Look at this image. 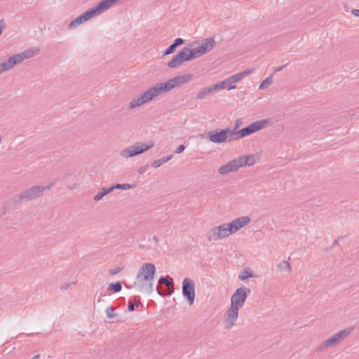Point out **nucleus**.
Listing matches in <instances>:
<instances>
[{"instance_id":"13","label":"nucleus","mask_w":359,"mask_h":359,"mask_svg":"<svg viewBox=\"0 0 359 359\" xmlns=\"http://www.w3.org/2000/svg\"><path fill=\"white\" fill-rule=\"evenodd\" d=\"M239 309H240L231 305L230 308L226 311L225 314L226 322L225 328L230 329L235 324L238 317Z\"/></svg>"},{"instance_id":"15","label":"nucleus","mask_w":359,"mask_h":359,"mask_svg":"<svg viewBox=\"0 0 359 359\" xmlns=\"http://www.w3.org/2000/svg\"><path fill=\"white\" fill-rule=\"evenodd\" d=\"M159 284H165L168 287H171V290L165 293L162 292L159 287H156V290L158 292V294L161 296H165V295H170L174 292V283L173 279L170 278L169 276H161L158 280Z\"/></svg>"},{"instance_id":"16","label":"nucleus","mask_w":359,"mask_h":359,"mask_svg":"<svg viewBox=\"0 0 359 359\" xmlns=\"http://www.w3.org/2000/svg\"><path fill=\"white\" fill-rule=\"evenodd\" d=\"M239 168H241V164L238 163L236 158L222 165L219 168V172L222 175L227 174L230 172H233L237 170Z\"/></svg>"},{"instance_id":"25","label":"nucleus","mask_w":359,"mask_h":359,"mask_svg":"<svg viewBox=\"0 0 359 359\" xmlns=\"http://www.w3.org/2000/svg\"><path fill=\"white\" fill-rule=\"evenodd\" d=\"M227 226H229V228L230 229V232H231V233L236 232L240 229H241V224H240V223H238V219H237L233 220L230 223H227Z\"/></svg>"},{"instance_id":"26","label":"nucleus","mask_w":359,"mask_h":359,"mask_svg":"<svg viewBox=\"0 0 359 359\" xmlns=\"http://www.w3.org/2000/svg\"><path fill=\"white\" fill-rule=\"evenodd\" d=\"M13 67V65L9 57L6 62L0 63V74L4 72L11 69Z\"/></svg>"},{"instance_id":"45","label":"nucleus","mask_w":359,"mask_h":359,"mask_svg":"<svg viewBox=\"0 0 359 359\" xmlns=\"http://www.w3.org/2000/svg\"><path fill=\"white\" fill-rule=\"evenodd\" d=\"M4 20H0V36L1 35L4 31Z\"/></svg>"},{"instance_id":"8","label":"nucleus","mask_w":359,"mask_h":359,"mask_svg":"<svg viewBox=\"0 0 359 359\" xmlns=\"http://www.w3.org/2000/svg\"><path fill=\"white\" fill-rule=\"evenodd\" d=\"M250 289L245 287H238L231 297V305L241 309L243 306Z\"/></svg>"},{"instance_id":"51","label":"nucleus","mask_w":359,"mask_h":359,"mask_svg":"<svg viewBox=\"0 0 359 359\" xmlns=\"http://www.w3.org/2000/svg\"><path fill=\"white\" fill-rule=\"evenodd\" d=\"M40 358V355H35L33 356L32 359H39Z\"/></svg>"},{"instance_id":"4","label":"nucleus","mask_w":359,"mask_h":359,"mask_svg":"<svg viewBox=\"0 0 359 359\" xmlns=\"http://www.w3.org/2000/svg\"><path fill=\"white\" fill-rule=\"evenodd\" d=\"M156 273V267L154 264L147 263L143 264L139 270L136 278L144 280L145 291L148 293L153 292V279Z\"/></svg>"},{"instance_id":"46","label":"nucleus","mask_w":359,"mask_h":359,"mask_svg":"<svg viewBox=\"0 0 359 359\" xmlns=\"http://www.w3.org/2000/svg\"><path fill=\"white\" fill-rule=\"evenodd\" d=\"M146 170H147V167L142 166L139 169L138 172L140 175H143L145 172Z\"/></svg>"},{"instance_id":"43","label":"nucleus","mask_w":359,"mask_h":359,"mask_svg":"<svg viewBox=\"0 0 359 359\" xmlns=\"http://www.w3.org/2000/svg\"><path fill=\"white\" fill-rule=\"evenodd\" d=\"M22 200L19 198V195L17 196H13L12 198V203L13 205H15V204H18V203H20V201H21Z\"/></svg>"},{"instance_id":"29","label":"nucleus","mask_w":359,"mask_h":359,"mask_svg":"<svg viewBox=\"0 0 359 359\" xmlns=\"http://www.w3.org/2000/svg\"><path fill=\"white\" fill-rule=\"evenodd\" d=\"M160 84H161V86L162 87L163 91L164 93L170 91V90H172L173 88H175L171 79H170L169 80H168L165 83H160Z\"/></svg>"},{"instance_id":"1","label":"nucleus","mask_w":359,"mask_h":359,"mask_svg":"<svg viewBox=\"0 0 359 359\" xmlns=\"http://www.w3.org/2000/svg\"><path fill=\"white\" fill-rule=\"evenodd\" d=\"M118 0H102L95 6L92 7L87 10L81 15L77 16L76 18L72 20L68 25V29H73L81 25L82 23L89 20L92 18L103 13L104 11L109 8L113 4L117 2Z\"/></svg>"},{"instance_id":"30","label":"nucleus","mask_w":359,"mask_h":359,"mask_svg":"<svg viewBox=\"0 0 359 359\" xmlns=\"http://www.w3.org/2000/svg\"><path fill=\"white\" fill-rule=\"evenodd\" d=\"M122 285L121 282L118 281L116 283H111L109 284L108 290L111 291H114V292H118L121 290Z\"/></svg>"},{"instance_id":"21","label":"nucleus","mask_w":359,"mask_h":359,"mask_svg":"<svg viewBox=\"0 0 359 359\" xmlns=\"http://www.w3.org/2000/svg\"><path fill=\"white\" fill-rule=\"evenodd\" d=\"M189 47H184L178 53V56H180V61L182 63L186 61H190L191 60L190 56H189Z\"/></svg>"},{"instance_id":"2","label":"nucleus","mask_w":359,"mask_h":359,"mask_svg":"<svg viewBox=\"0 0 359 359\" xmlns=\"http://www.w3.org/2000/svg\"><path fill=\"white\" fill-rule=\"evenodd\" d=\"M164 93L160 83L149 88L140 95L134 97L129 102V109H133L147 103L158 95Z\"/></svg>"},{"instance_id":"6","label":"nucleus","mask_w":359,"mask_h":359,"mask_svg":"<svg viewBox=\"0 0 359 359\" xmlns=\"http://www.w3.org/2000/svg\"><path fill=\"white\" fill-rule=\"evenodd\" d=\"M53 187V183L47 186H33L29 189L23 190L19 194V198L22 201H29L35 200L43 195L44 191L50 189Z\"/></svg>"},{"instance_id":"32","label":"nucleus","mask_w":359,"mask_h":359,"mask_svg":"<svg viewBox=\"0 0 359 359\" xmlns=\"http://www.w3.org/2000/svg\"><path fill=\"white\" fill-rule=\"evenodd\" d=\"M255 277V275L251 273L249 270L244 269L242 273L238 276V278L241 280H245L249 278Z\"/></svg>"},{"instance_id":"55","label":"nucleus","mask_w":359,"mask_h":359,"mask_svg":"<svg viewBox=\"0 0 359 359\" xmlns=\"http://www.w3.org/2000/svg\"><path fill=\"white\" fill-rule=\"evenodd\" d=\"M2 137H0V143L1 142Z\"/></svg>"},{"instance_id":"7","label":"nucleus","mask_w":359,"mask_h":359,"mask_svg":"<svg viewBox=\"0 0 359 359\" xmlns=\"http://www.w3.org/2000/svg\"><path fill=\"white\" fill-rule=\"evenodd\" d=\"M253 69H248L246 71L240 72L238 74L232 75L222 81L217 82L219 86L220 90L227 88L229 90L231 89H234L236 88L235 84L242 80L243 78L247 76L251 72H252Z\"/></svg>"},{"instance_id":"53","label":"nucleus","mask_w":359,"mask_h":359,"mask_svg":"<svg viewBox=\"0 0 359 359\" xmlns=\"http://www.w3.org/2000/svg\"><path fill=\"white\" fill-rule=\"evenodd\" d=\"M68 287H69V285L67 284L66 285H65V287H62V290H66L68 288Z\"/></svg>"},{"instance_id":"5","label":"nucleus","mask_w":359,"mask_h":359,"mask_svg":"<svg viewBox=\"0 0 359 359\" xmlns=\"http://www.w3.org/2000/svg\"><path fill=\"white\" fill-rule=\"evenodd\" d=\"M154 143L149 141L147 143L137 142L133 145L121 151L120 155L123 158H128L141 154L148 149L152 148Z\"/></svg>"},{"instance_id":"31","label":"nucleus","mask_w":359,"mask_h":359,"mask_svg":"<svg viewBox=\"0 0 359 359\" xmlns=\"http://www.w3.org/2000/svg\"><path fill=\"white\" fill-rule=\"evenodd\" d=\"M272 78H273V75L271 74V76H269V77L265 79L259 85V88L261 90L267 88L270 85H271V83L273 82Z\"/></svg>"},{"instance_id":"38","label":"nucleus","mask_w":359,"mask_h":359,"mask_svg":"<svg viewBox=\"0 0 359 359\" xmlns=\"http://www.w3.org/2000/svg\"><path fill=\"white\" fill-rule=\"evenodd\" d=\"M114 309L113 307H108L106 309V315L109 318H115L117 316L116 313H114Z\"/></svg>"},{"instance_id":"52","label":"nucleus","mask_w":359,"mask_h":359,"mask_svg":"<svg viewBox=\"0 0 359 359\" xmlns=\"http://www.w3.org/2000/svg\"><path fill=\"white\" fill-rule=\"evenodd\" d=\"M153 240H154L156 243H158V238H157L156 236H154L153 237Z\"/></svg>"},{"instance_id":"33","label":"nucleus","mask_w":359,"mask_h":359,"mask_svg":"<svg viewBox=\"0 0 359 359\" xmlns=\"http://www.w3.org/2000/svg\"><path fill=\"white\" fill-rule=\"evenodd\" d=\"M140 301V297H135L133 300H129L128 304V310L130 312L135 310V304L139 303Z\"/></svg>"},{"instance_id":"10","label":"nucleus","mask_w":359,"mask_h":359,"mask_svg":"<svg viewBox=\"0 0 359 359\" xmlns=\"http://www.w3.org/2000/svg\"><path fill=\"white\" fill-rule=\"evenodd\" d=\"M182 287L184 297L189 302L190 305L193 304L195 299L194 281L189 278H186L182 281Z\"/></svg>"},{"instance_id":"9","label":"nucleus","mask_w":359,"mask_h":359,"mask_svg":"<svg viewBox=\"0 0 359 359\" xmlns=\"http://www.w3.org/2000/svg\"><path fill=\"white\" fill-rule=\"evenodd\" d=\"M231 233V232H230V229L227 226V223H224L217 227L212 229L210 231H208L207 233V239L209 241H218L229 236Z\"/></svg>"},{"instance_id":"19","label":"nucleus","mask_w":359,"mask_h":359,"mask_svg":"<svg viewBox=\"0 0 359 359\" xmlns=\"http://www.w3.org/2000/svg\"><path fill=\"white\" fill-rule=\"evenodd\" d=\"M215 42L213 38L210 37L204 39L201 46H199L201 49H204L203 53L210 51L215 46Z\"/></svg>"},{"instance_id":"42","label":"nucleus","mask_w":359,"mask_h":359,"mask_svg":"<svg viewBox=\"0 0 359 359\" xmlns=\"http://www.w3.org/2000/svg\"><path fill=\"white\" fill-rule=\"evenodd\" d=\"M185 149V147L183 144H180L177 147V149L175 151V153L176 154H181L182 153Z\"/></svg>"},{"instance_id":"39","label":"nucleus","mask_w":359,"mask_h":359,"mask_svg":"<svg viewBox=\"0 0 359 359\" xmlns=\"http://www.w3.org/2000/svg\"><path fill=\"white\" fill-rule=\"evenodd\" d=\"M177 46H175V44L172 43L171 45L168 46V48L163 52V55H168L175 52Z\"/></svg>"},{"instance_id":"11","label":"nucleus","mask_w":359,"mask_h":359,"mask_svg":"<svg viewBox=\"0 0 359 359\" xmlns=\"http://www.w3.org/2000/svg\"><path fill=\"white\" fill-rule=\"evenodd\" d=\"M268 123H269V119H262L259 121H257L250 123L247 127H245L241 130H239V135H241V138L250 135L254 133H256L262 128H264Z\"/></svg>"},{"instance_id":"3","label":"nucleus","mask_w":359,"mask_h":359,"mask_svg":"<svg viewBox=\"0 0 359 359\" xmlns=\"http://www.w3.org/2000/svg\"><path fill=\"white\" fill-rule=\"evenodd\" d=\"M353 330V327H349L340 330L337 333L334 334L332 337L323 341L318 346H316L315 351L322 352L327 348L337 346L339 343L343 341L351 334Z\"/></svg>"},{"instance_id":"23","label":"nucleus","mask_w":359,"mask_h":359,"mask_svg":"<svg viewBox=\"0 0 359 359\" xmlns=\"http://www.w3.org/2000/svg\"><path fill=\"white\" fill-rule=\"evenodd\" d=\"M276 269L280 272L287 271V273H290L292 271V267L290 264L285 260L278 264L276 266Z\"/></svg>"},{"instance_id":"54","label":"nucleus","mask_w":359,"mask_h":359,"mask_svg":"<svg viewBox=\"0 0 359 359\" xmlns=\"http://www.w3.org/2000/svg\"><path fill=\"white\" fill-rule=\"evenodd\" d=\"M97 297V292L95 293V299Z\"/></svg>"},{"instance_id":"24","label":"nucleus","mask_w":359,"mask_h":359,"mask_svg":"<svg viewBox=\"0 0 359 359\" xmlns=\"http://www.w3.org/2000/svg\"><path fill=\"white\" fill-rule=\"evenodd\" d=\"M229 133L227 135V140L228 142H231L236 140H238L241 138V135H239V130L236 131L235 129H231L229 128Z\"/></svg>"},{"instance_id":"48","label":"nucleus","mask_w":359,"mask_h":359,"mask_svg":"<svg viewBox=\"0 0 359 359\" xmlns=\"http://www.w3.org/2000/svg\"><path fill=\"white\" fill-rule=\"evenodd\" d=\"M287 65H285L283 66L279 67L275 69L276 72H280L285 67H286Z\"/></svg>"},{"instance_id":"35","label":"nucleus","mask_w":359,"mask_h":359,"mask_svg":"<svg viewBox=\"0 0 359 359\" xmlns=\"http://www.w3.org/2000/svg\"><path fill=\"white\" fill-rule=\"evenodd\" d=\"M210 95V93L207 91L206 88L201 89L196 95V99L203 100Z\"/></svg>"},{"instance_id":"18","label":"nucleus","mask_w":359,"mask_h":359,"mask_svg":"<svg viewBox=\"0 0 359 359\" xmlns=\"http://www.w3.org/2000/svg\"><path fill=\"white\" fill-rule=\"evenodd\" d=\"M238 164H241V167L248 165L252 166L255 163V155H246L243 156H240L236 158Z\"/></svg>"},{"instance_id":"36","label":"nucleus","mask_w":359,"mask_h":359,"mask_svg":"<svg viewBox=\"0 0 359 359\" xmlns=\"http://www.w3.org/2000/svg\"><path fill=\"white\" fill-rule=\"evenodd\" d=\"M237 219H238V223L241 224V228L247 225L250 222V218L248 216L241 217L237 218Z\"/></svg>"},{"instance_id":"17","label":"nucleus","mask_w":359,"mask_h":359,"mask_svg":"<svg viewBox=\"0 0 359 359\" xmlns=\"http://www.w3.org/2000/svg\"><path fill=\"white\" fill-rule=\"evenodd\" d=\"M191 78H192V74H187L175 76L173 78H171V80L174 85V87L176 88L178 86H181L184 83H188L189 81H191Z\"/></svg>"},{"instance_id":"44","label":"nucleus","mask_w":359,"mask_h":359,"mask_svg":"<svg viewBox=\"0 0 359 359\" xmlns=\"http://www.w3.org/2000/svg\"><path fill=\"white\" fill-rule=\"evenodd\" d=\"M351 14L356 17H359V9H352Z\"/></svg>"},{"instance_id":"14","label":"nucleus","mask_w":359,"mask_h":359,"mask_svg":"<svg viewBox=\"0 0 359 359\" xmlns=\"http://www.w3.org/2000/svg\"><path fill=\"white\" fill-rule=\"evenodd\" d=\"M36 50L29 48L18 54H15L10 57V60L13 65L20 63L25 59L30 58L35 55Z\"/></svg>"},{"instance_id":"50","label":"nucleus","mask_w":359,"mask_h":359,"mask_svg":"<svg viewBox=\"0 0 359 359\" xmlns=\"http://www.w3.org/2000/svg\"><path fill=\"white\" fill-rule=\"evenodd\" d=\"M339 245V240L337 239L334 241L333 243V245Z\"/></svg>"},{"instance_id":"47","label":"nucleus","mask_w":359,"mask_h":359,"mask_svg":"<svg viewBox=\"0 0 359 359\" xmlns=\"http://www.w3.org/2000/svg\"><path fill=\"white\" fill-rule=\"evenodd\" d=\"M242 123V121L241 119H237L236 121V127L233 128L235 130H236L239 126Z\"/></svg>"},{"instance_id":"49","label":"nucleus","mask_w":359,"mask_h":359,"mask_svg":"<svg viewBox=\"0 0 359 359\" xmlns=\"http://www.w3.org/2000/svg\"><path fill=\"white\" fill-rule=\"evenodd\" d=\"M104 294L100 293L97 297V302H100L102 301V297H104Z\"/></svg>"},{"instance_id":"34","label":"nucleus","mask_w":359,"mask_h":359,"mask_svg":"<svg viewBox=\"0 0 359 359\" xmlns=\"http://www.w3.org/2000/svg\"><path fill=\"white\" fill-rule=\"evenodd\" d=\"M111 187H114V189H117L126 190V189H130L133 188L134 185H132L130 184H116V185L112 186Z\"/></svg>"},{"instance_id":"12","label":"nucleus","mask_w":359,"mask_h":359,"mask_svg":"<svg viewBox=\"0 0 359 359\" xmlns=\"http://www.w3.org/2000/svg\"><path fill=\"white\" fill-rule=\"evenodd\" d=\"M228 133H229V128L222 130L217 129L208 131L207 133V137L210 142L219 144L226 141Z\"/></svg>"},{"instance_id":"40","label":"nucleus","mask_w":359,"mask_h":359,"mask_svg":"<svg viewBox=\"0 0 359 359\" xmlns=\"http://www.w3.org/2000/svg\"><path fill=\"white\" fill-rule=\"evenodd\" d=\"M122 269H123V267L116 266L115 268H114L109 271V274L111 276L116 275L118 273L121 272L122 271Z\"/></svg>"},{"instance_id":"27","label":"nucleus","mask_w":359,"mask_h":359,"mask_svg":"<svg viewBox=\"0 0 359 359\" xmlns=\"http://www.w3.org/2000/svg\"><path fill=\"white\" fill-rule=\"evenodd\" d=\"M172 158V155L171 154L170 156L163 157L161 159L156 160V161H153L152 166L157 168L160 167L162 164L170 161Z\"/></svg>"},{"instance_id":"20","label":"nucleus","mask_w":359,"mask_h":359,"mask_svg":"<svg viewBox=\"0 0 359 359\" xmlns=\"http://www.w3.org/2000/svg\"><path fill=\"white\" fill-rule=\"evenodd\" d=\"M114 190V187H103L93 198L95 201H100L104 196L111 193Z\"/></svg>"},{"instance_id":"28","label":"nucleus","mask_w":359,"mask_h":359,"mask_svg":"<svg viewBox=\"0 0 359 359\" xmlns=\"http://www.w3.org/2000/svg\"><path fill=\"white\" fill-rule=\"evenodd\" d=\"M182 63L180 61V56L177 54L168 63V67L170 68H175L181 65Z\"/></svg>"},{"instance_id":"37","label":"nucleus","mask_w":359,"mask_h":359,"mask_svg":"<svg viewBox=\"0 0 359 359\" xmlns=\"http://www.w3.org/2000/svg\"><path fill=\"white\" fill-rule=\"evenodd\" d=\"M205 88H206L207 91L210 93V95L212 93L220 90L218 83H217L214 85L210 86L208 87H206Z\"/></svg>"},{"instance_id":"22","label":"nucleus","mask_w":359,"mask_h":359,"mask_svg":"<svg viewBox=\"0 0 359 359\" xmlns=\"http://www.w3.org/2000/svg\"><path fill=\"white\" fill-rule=\"evenodd\" d=\"M203 51H204L203 48L201 49L200 46H198L196 48H194L191 49L189 48V51H188V52H189V56L192 60L195 58L202 56L204 54Z\"/></svg>"},{"instance_id":"41","label":"nucleus","mask_w":359,"mask_h":359,"mask_svg":"<svg viewBox=\"0 0 359 359\" xmlns=\"http://www.w3.org/2000/svg\"><path fill=\"white\" fill-rule=\"evenodd\" d=\"M184 40L182 38H177L173 42V43L175 44V46H177V47L184 44Z\"/></svg>"}]
</instances>
